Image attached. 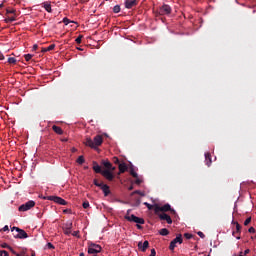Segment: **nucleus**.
<instances>
[{
    "instance_id": "30",
    "label": "nucleus",
    "mask_w": 256,
    "mask_h": 256,
    "mask_svg": "<svg viewBox=\"0 0 256 256\" xmlns=\"http://www.w3.org/2000/svg\"><path fill=\"white\" fill-rule=\"evenodd\" d=\"M24 57L26 61H31V59H33V56L31 54H25Z\"/></svg>"
},
{
    "instance_id": "15",
    "label": "nucleus",
    "mask_w": 256,
    "mask_h": 256,
    "mask_svg": "<svg viewBox=\"0 0 256 256\" xmlns=\"http://www.w3.org/2000/svg\"><path fill=\"white\" fill-rule=\"evenodd\" d=\"M135 5H137V0H126L125 1L126 9H132L133 7H135Z\"/></svg>"
},
{
    "instance_id": "18",
    "label": "nucleus",
    "mask_w": 256,
    "mask_h": 256,
    "mask_svg": "<svg viewBox=\"0 0 256 256\" xmlns=\"http://www.w3.org/2000/svg\"><path fill=\"white\" fill-rule=\"evenodd\" d=\"M52 129L55 133H57V135H63V129H61V127L57 125H53Z\"/></svg>"
},
{
    "instance_id": "34",
    "label": "nucleus",
    "mask_w": 256,
    "mask_h": 256,
    "mask_svg": "<svg viewBox=\"0 0 256 256\" xmlns=\"http://www.w3.org/2000/svg\"><path fill=\"white\" fill-rule=\"evenodd\" d=\"M0 256H9V253L5 250H0Z\"/></svg>"
},
{
    "instance_id": "2",
    "label": "nucleus",
    "mask_w": 256,
    "mask_h": 256,
    "mask_svg": "<svg viewBox=\"0 0 256 256\" xmlns=\"http://www.w3.org/2000/svg\"><path fill=\"white\" fill-rule=\"evenodd\" d=\"M131 210L127 211V214L125 215L126 221H130V223H137L138 225H145V220L143 218H139L133 214L129 215V212Z\"/></svg>"
},
{
    "instance_id": "17",
    "label": "nucleus",
    "mask_w": 256,
    "mask_h": 256,
    "mask_svg": "<svg viewBox=\"0 0 256 256\" xmlns=\"http://www.w3.org/2000/svg\"><path fill=\"white\" fill-rule=\"evenodd\" d=\"M205 163L208 167H211L212 160H211V153L209 152L205 153Z\"/></svg>"
},
{
    "instance_id": "20",
    "label": "nucleus",
    "mask_w": 256,
    "mask_h": 256,
    "mask_svg": "<svg viewBox=\"0 0 256 256\" xmlns=\"http://www.w3.org/2000/svg\"><path fill=\"white\" fill-rule=\"evenodd\" d=\"M127 171V164L121 163L119 164V173H125Z\"/></svg>"
},
{
    "instance_id": "47",
    "label": "nucleus",
    "mask_w": 256,
    "mask_h": 256,
    "mask_svg": "<svg viewBox=\"0 0 256 256\" xmlns=\"http://www.w3.org/2000/svg\"><path fill=\"white\" fill-rule=\"evenodd\" d=\"M2 231H9V226L5 225V226L2 228Z\"/></svg>"
},
{
    "instance_id": "54",
    "label": "nucleus",
    "mask_w": 256,
    "mask_h": 256,
    "mask_svg": "<svg viewBox=\"0 0 256 256\" xmlns=\"http://www.w3.org/2000/svg\"><path fill=\"white\" fill-rule=\"evenodd\" d=\"M16 256H25V254H17V253H16Z\"/></svg>"
},
{
    "instance_id": "59",
    "label": "nucleus",
    "mask_w": 256,
    "mask_h": 256,
    "mask_svg": "<svg viewBox=\"0 0 256 256\" xmlns=\"http://www.w3.org/2000/svg\"><path fill=\"white\" fill-rule=\"evenodd\" d=\"M129 189L131 190V189H133V187H130Z\"/></svg>"
},
{
    "instance_id": "52",
    "label": "nucleus",
    "mask_w": 256,
    "mask_h": 256,
    "mask_svg": "<svg viewBox=\"0 0 256 256\" xmlns=\"http://www.w3.org/2000/svg\"><path fill=\"white\" fill-rule=\"evenodd\" d=\"M141 224H137L136 227L137 229H142V227L140 226Z\"/></svg>"
},
{
    "instance_id": "48",
    "label": "nucleus",
    "mask_w": 256,
    "mask_h": 256,
    "mask_svg": "<svg viewBox=\"0 0 256 256\" xmlns=\"http://www.w3.org/2000/svg\"><path fill=\"white\" fill-rule=\"evenodd\" d=\"M113 161H114V163H119V158L114 157V158H113Z\"/></svg>"
},
{
    "instance_id": "53",
    "label": "nucleus",
    "mask_w": 256,
    "mask_h": 256,
    "mask_svg": "<svg viewBox=\"0 0 256 256\" xmlns=\"http://www.w3.org/2000/svg\"><path fill=\"white\" fill-rule=\"evenodd\" d=\"M77 151V148H72V153H75Z\"/></svg>"
},
{
    "instance_id": "22",
    "label": "nucleus",
    "mask_w": 256,
    "mask_h": 256,
    "mask_svg": "<svg viewBox=\"0 0 256 256\" xmlns=\"http://www.w3.org/2000/svg\"><path fill=\"white\" fill-rule=\"evenodd\" d=\"M93 170L95 171V173H103V171H101V166H99V164H97L96 162H94Z\"/></svg>"
},
{
    "instance_id": "60",
    "label": "nucleus",
    "mask_w": 256,
    "mask_h": 256,
    "mask_svg": "<svg viewBox=\"0 0 256 256\" xmlns=\"http://www.w3.org/2000/svg\"><path fill=\"white\" fill-rule=\"evenodd\" d=\"M135 193H139V191H136Z\"/></svg>"
},
{
    "instance_id": "25",
    "label": "nucleus",
    "mask_w": 256,
    "mask_h": 256,
    "mask_svg": "<svg viewBox=\"0 0 256 256\" xmlns=\"http://www.w3.org/2000/svg\"><path fill=\"white\" fill-rule=\"evenodd\" d=\"M4 21H5V23H13V21H15V16L8 17Z\"/></svg>"
},
{
    "instance_id": "8",
    "label": "nucleus",
    "mask_w": 256,
    "mask_h": 256,
    "mask_svg": "<svg viewBox=\"0 0 256 256\" xmlns=\"http://www.w3.org/2000/svg\"><path fill=\"white\" fill-rule=\"evenodd\" d=\"M12 231H16L17 234L15 235L16 239H27L28 235L27 232L23 229H19L18 227H13Z\"/></svg>"
},
{
    "instance_id": "40",
    "label": "nucleus",
    "mask_w": 256,
    "mask_h": 256,
    "mask_svg": "<svg viewBox=\"0 0 256 256\" xmlns=\"http://www.w3.org/2000/svg\"><path fill=\"white\" fill-rule=\"evenodd\" d=\"M144 205H146V207L148 208V209H153V205H151V204H149V203H147V202H145L144 203Z\"/></svg>"
},
{
    "instance_id": "21",
    "label": "nucleus",
    "mask_w": 256,
    "mask_h": 256,
    "mask_svg": "<svg viewBox=\"0 0 256 256\" xmlns=\"http://www.w3.org/2000/svg\"><path fill=\"white\" fill-rule=\"evenodd\" d=\"M53 49H55V44H51L47 48H42L41 52L42 53H47V51H53Z\"/></svg>"
},
{
    "instance_id": "44",
    "label": "nucleus",
    "mask_w": 256,
    "mask_h": 256,
    "mask_svg": "<svg viewBox=\"0 0 256 256\" xmlns=\"http://www.w3.org/2000/svg\"><path fill=\"white\" fill-rule=\"evenodd\" d=\"M156 255H157V252L155 251V249H152L150 256H156Z\"/></svg>"
},
{
    "instance_id": "5",
    "label": "nucleus",
    "mask_w": 256,
    "mask_h": 256,
    "mask_svg": "<svg viewBox=\"0 0 256 256\" xmlns=\"http://www.w3.org/2000/svg\"><path fill=\"white\" fill-rule=\"evenodd\" d=\"M33 207H35V201L33 200H29L28 202L22 204L19 206L18 211H29L30 209H33Z\"/></svg>"
},
{
    "instance_id": "41",
    "label": "nucleus",
    "mask_w": 256,
    "mask_h": 256,
    "mask_svg": "<svg viewBox=\"0 0 256 256\" xmlns=\"http://www.w3.org/2000/svg\"><path fill=\"white\" fill-rule=\"evenodd\" d=\"M9 251H11V253H13V255H17V252H15V250L13 249V247H8Z\"/></svg>"
},
{
    "instance_id": "36",
    "label": "nucleus",
    "mask_w": 256,
    "mask_h": 256,
    "mask_svg": "<svg viewBox=\"0 0 256 256\" xmlns=\"http://www.w3.org/2000/svg\"><path fill=\"white\" fill-rule=\"evenodd\" d=\"M46 247H47V249H55V246H53V245L51 244V242H48V243L46 244Z\"/></svg>"
},
{
    "instance_id": "56",
    "label": "nucleus",
    "mask_w": 256,
    "mask_h": 256,
    "mask_svg": "<svg viewBox=\"0 0 256 256\" xmlns=\"http://www.w3.org/2000/svg\"><path fill=\"white\" fill-rule=\"evenodd\" d=\"M79 256H85V254L84 253H80V255Z\"/></svg>"
},
{
    "instance_id": "39",
    "label": "nucleus",
    "mask_w": 256,
    "mask_h": 256,
    "mask_svg": "<svg viewBox=\"0 0 256 256\" xmlns=\"http://www.w3.org/2000/svg\"><path fill=\"white\" fill-rule=\"evenodd\" d=\"M197 235H199L201 239H205V234L203 232L199 231Z\"/></svg>"
},
{
    "instance_id": "33",
    "label": "nucleus",
    "mask_w": 256,
    "mask_h": 256,
    "mask_svg": "<svg viewBox=\"0 0 256 256\" xmlns=\"http://www.w3.org/2000/svg\"><path fill=\"white\" fill-rule=\"evenodd\" d=\"M184 237H185L186 239H193V234L185 233V234H184Z\"/></svg>"
},
{
    "instance_id": "51",
    "label": "nucleus",
    "mask_w": 256,
    "mask_h": 256,
    "mask_svg": "<svg viewBox=\"0 0 256 256\" xmlns=\"http://www.w3.org/2000/svg\"><path fill=\"white\" fill-rule=\"evenodd\" d=\"M131 175L134 176V177H137V172L132 171Z\"/></svg>"
},
{
    "instance_id": "46",
    "label": "nucleus",
    "mask_w": 256,
    "mask_h": 256,
    "mask_svg": "<svg viewBox=\"0 0 256 256\" xmlns=\"http://www.w3.org/2000/svg\"><path fill=\"white\" fill-rule=\"evenodd\" d=\"M248 232H249V233H255V229H254L253 227H250V228L248 229Z\"/></svg>"
},
{
    "instance_id": "37",
    "label": "nucleus",
    "mask_w": 256,
    "mask_h": 256,
    "mask_svg": "<svg viewBox=\"0 0 256 256\" xmlns=\"http://www.w3.org/2000/svg\"><path fill=\"white\" fill-rule=\"evenodd\" d=\"M1 247H2V249H9L10 246L7 243H2Z\"/></svg>"
},
{
    "instance_id": "12",
    "label": "nucleus",
    "mask_w": 256,
    "mask_h": 256,
    "mask_svg": "<svg viewBox=\"0 0 256 256\" xmlns=\"http://www.w3.org/2000/svg\"><path fill=\"white\" fill-rule=\"evenodd\" d=\"M101 175H103V177H105V179L108 181H113L114 179L113 172H111V170H103Z\"/></svg>"
},
{
    "instance_id": "58",
    "label": "nucleus",
    "mask_w": 256,
    "mask_h": 256,
    "mask_svg": "<svg viewBox=\"0 0 256 256\" xmlns=\"http://www.w3.org/2000/svg\"><path fill=\"white\" fill-rule=\"evenodd\" d=\"M62 141H67V139H63Z\"/></svg>"
},
{
    "instance_id": "3",
    "label": "nucleus",
    "mask_w": 256,
    "mask_h": 256,
    "mask_svg": "<svg viewBox=\"0 0 256 256\" xmlns=\"http://www.w3.org/2000/svg\"><path fill=\"white\" fill-rule=\"evenodd\" d=\"M162 212L171 211V213H175V210L171 209V205L165 204L163 206L154 205V212L156 215H159Z\"/></svg>"
},
{
    "instance_id": "14",
    "label": "nucleus",
    "mask_w": 256,
    "mask_h": 256,
    "mask_svg": "<svg viewBox=\"0 0 256 256\" xmlns=\"http://www.w3.org/2000/svg\"><path fill=\"white\" fill-rule=\"evenodd\" d=\"M73 227V223L68 222L65 224V227L63 228L65 235H71V228Z\"/></svg>"
},
{
    "instance_id": "42",
    "label": "nucleus",
    "mask_w": 256,
    "mask_h": 256,
    "mask_svg": "<svg viewBox=\"0 0 256 256\" xmlns=\"http://www.w3.org/2000/svg\"><path fill=\"white\" fill-rule=\"evenodd\" d=\"M94 185H96V187H102L103 186V184L98 183L97 180H94Z\"/></svg>"
},
{
    "instance_id": "19",
    "label": "nucleus",
    "mask_w": 256,
    "mask_h": 256,
    "mask_svg": "<svg viewBox=\"0 0 256 256\" xmlns=\"http://www.w3.org/2000/svg\"><path fill=\"white\" fill-rule=\"evenodd\" d=\"M43 7H44V9H45V11H47V13H51V3H49V2H44L43 3Z\"/></svg>"
},
{
    "instance_id": "35",
    "label": "nucleus",
    "mask_w": 256,
    "mask_h": 256,
    "mask_svg": "<svg viewBox=\"0 0 256 256\" xmlns=\"http://www.w3.org/2000/svg\"><path fill=\"white\" fill-rule=\"evenodd\" d=\"M82 39H83V36L82 35H80V36H78L77 38H76V43H78V44H80L81 43V41H82Z\"/></svg>"
},
{
    "instance_id": "32",
    "label": "nucleus",
    "mask_w": 256,
    "mask_h": 256,
    "mask_svg": "<svg viewBox=\"0 0 256 256\" xmlns=\"http://www.w3.org/2000/svg\"><path fill=\"white\" fill-rule=\"evenodd\" d=\"M83 209H89V201H85L82 204Z\"/></svg>"
},
{
    "instance_id": "6",
    "label": "nucleus",
    "mask_w": 256,
    "mask_h": 256,
    "mask_svg": "<svg viewBox=\"0 0 256 256\" xmlns=\"http://www.w3.org/2000/svg\"><path fill=\"white\" fill-rule=\"evenodd\" d=\"M89 255H97V253H101V246L99 244H90L88 246Z\"/></svg>"
},
{
    "instance_id": "29",
    "label": "nucleus",
    "mask_w": 256,
    "mask_h": 256,
    "mask_svg": "<svg viewBox=\"0 0 256 256\" xmlns=\"http://www.w3.org/2000/svg\"><path fill=\"white\" fill-rule=\"evenodd\" d=\"M63 23L64 25H69V23H75V22L69 20V18H63Z\"/></svg>"
},
{
    "instance_id": "61",
    "label": "nucleus",
    "mask_w": 256,
    "mask_h": 256,
    "mask_svg": "<svg viewBox=\"0 0 256 256\" xmlns=\"http://www.w3.org/2000/svg\"><path fill=\"white\" fill-rule=\"evenodd\" d=\"M31 256H35V254H32Z\"/></svg>"
},
{
    "instance_id": "38",
    "label": "nucleus",
    "mask_w": 256,
    "mask_h": 256,
    "mask_svg": "<svg viewBox=\"0 0 256 256\" xmlns=\"http://www.w3.org/2000/svg\"><path fill=\"white\" fill-rule=\"evenodd\" d=\"M249 223H251V217L247 218V219L244 221V225L247 226V225H249Z\"/></svg>"
},
{
    "instance_id": "26",
    "label": "nucleus",
    "mask_w": 256,
    "mask_h": 256,
    "mask_svg": "<svg viewBox=\"0 0 256 256\" xmlns=\"http://www.w3.org/2000/svg\"><path fill=\"white\" fill-rule=\"evenodd\" d=\"M236 225V233H241V225L238 222H233Z\"/></svg>"
},
{
    "instance_id": "13",
    "label": "nucleus",
    "mask_w": 256,
    "mask_h": 256,
    "mask_svg": "<svg viewBox=\"0 0 256 256\" xmlns=\"http://www.w3.org/2000/svg\"><path fill=\"white\" fill-rule=\"evenodd\" d=\"M102 165L107 169V171H115V167H113V164L109 162L108 160H103Z\"/></svg>"
},
{
    "instance_id": "31",
    "label": "nucleus",
    "mask_w": 256,
    "mask_h": 256,
    "mask_svg": "<svg viewBox=\"0 0 256 256\" xmlns=\"http://www.w3.org/2000/svg\"><path fill=\"white\" fill-rule=\"evenodd\" d=\"M249 249H246L244 252H240L239 255H235V256H247V254L249 253Z\"/></svg>"
},
{
    "instance_id": "23",
    "label": "nucleus",
    "mask_w": 256,
    "mask_h": 256,
    "mask_svg": "<svg viewBox=\"0 0 256 256\" xmlns=\"http://www.w3.org/2000/svg\"><path fill=\"white\" fill-rule=\"evenodd\" d=\"M159 234L162 235V237H166V235H169V230H167V228H162L159 231Z\"/></svg>"
},
{
    "instance_id": "10",
    "label": "nucleus",
    "mask_w": 256,
    "mask_h": 256,
    "mask_svg": "<svg viewBox=\"0 0 256 256\" xmlns=\"http://www.w3.org/2000/svg\"><path fill=\"white\" fill-rule=\"evenodd\" d=\"M138 249L142 251V253H145L147 249H149V241L138 242Z\"/></svg>"
},
{
    "instance_id": "11",
    "label": "nucleus",
    "mask_w": 256,
    "mask_h": 256,
    "mask_svg": "<svg viewBox=\"0 0 256 256\" xmlns=\"http://www.w3.org/2000/svg\"><path fill=\"white\" fill-rule=\"evenodd\" d=\"M160 13H161V15H171V6L164 4L160 8Z\"/></svg>"
},
{
    "instance_id": "16",
    "label": "nucleus",
    "mask_w": 256,
    "mask_h": 256,
    "mask_svg": "<svg viewBox=\"0 0 256 256\" xmlns=\"http://www.w3.org/2000/svg\"><path fill=\"white\" fill-rule=\"evenodd\" d=\"M104 196L107 197L109 195V193H111V190L109 189V186L107 184H102V186H100Z\"/></svg>"
},
{
    "instance_id": "49",
    "label": "nucleus",
    "mask_w": 256,
    "mask_h": 256,
    "mask_svg": "<svg viewBox=\"0 0 256 256\" xmlns=\"http://www.w3.org/2000/svg\"><path fill=\"white\" fill-rule=\"evenodd\" d=\"M72 235H73L74 237H77V235H79V232H78V231H74V232L72 233Z\"/></svg>"
},
{
    "instance_id": "55",
    "label": "nucleus",
    "mask_w": 256,
    "mask_h": 256,
    "mask_svg": "<svg viewBox=\"0 0 256 256\" xmlns=\"http://www.w3.org/2000/svg\"><path fill=\"white\" fill-rule=\"evenodd\" d=\"M236 239H238V240L241 239V236H237Z\"/></svg>"
},
{
    "instance_id": "50",
    "label": "nucleus",
    "mask_w": 256,
    "mask_h": 256,
    "mask_svg": "<svg viewBox=\"0 0 256 256\" xmlns=\"http://www.w3.org/2000/svg\"><path fill=\"white\" fill-rule=\"evenodd\" d=\"M6 13H15V10L14 9H12V10H6Z\"/></svg>"
},
{
    "instance_id": "7",
    "label": "nucleus",
    "mask_w": 256,
    "mask_h": 256,
    "mask_svg": "<svg viewBox=\"0 0 256 256\" xmlns=\"http://www.w3.org/2000/svg\"><path fill=\"white\" fill-rule=\"evenodd\" d=\"M177 243H179V245L183 243V237L181 236V234L176 236V238L170 242V246H169L170 251H175V247H177Z\"/></svg>"
},
{
    "instance_id": "27",
    "label": "nucleus",
    "mask_w": 256,
    "mask_h": 256,
    "mask_svg": "<svg viewBox=\"0 0 256 256\" xmlns=\"http://www.w3.org/2000/svg\"><path fill=\"white\" fill-rule=\"evenodd\" d=\"M8 63L15 65L17 63V59L10 57L8 58Z\"/></svg>"
},
{
    "instance_id": "57",
    "label": "nucleus",
    "mask_w": 256,
    "mask_h": 256,
    "mask_svg": "<svg viewBox=\"0 0 256 256\" xmlns=\"http://www.w3.org/2000/svg\"><path fill=\"white\" fill-rule=\"evenodd\" d=\"M1 7H3V3L0 4V9H1Z\"/></svg>"
},
{
    "instance_id": "45",
    "label": "nucleus",
    "mask_w": 256,
    "mask_h": 256,
    "mask_svg": "<svg viewBox=\"0 0 256 256\" xmlns=\"http://www.w3.org/2000/svg\"><path fill=\"white\" fill-rule=\"evenodd\" d=\"M38 47L39 46L37 44H34L33 47H32V51H37Z\"/></svg>"
},
{
    "instance_id": "1",
    "label": "nucleus",
    "mask_w": 256,
    "mask_h": 256,
    "mask_svg": "<svg viewBox=\"0 0 256 256\" xmlns=\"http://www.w3.org/2000/svg\"><path fill=\"white\" fill-rule=\"evenodd\" d=\"M84 144L86 147H90L91 149H97V147H101V145H103V136L96 135L94 139L86 137Z\"/></svg>"
},
{
    "instance_id": "9",
    "label": "nucleus",
    "mask_w": 256,
    "mask_h": 256,
    "mask_svg": "<svg viewBox=\"0 0 256 256\" xmlns=\"http://www.w3.org/2000/svg\"><path fill=\"white\" fill-rule=\"evenodd\" d=\"M158 217H159V219H161V221H166L168 223V225H171V223H173L171 216H169L166 213H160V214H158Z\"/></svg>"
},
{
    "instance_id": "43",
    "label": "nucleus",
    "mask_w": 256,
    "mask_h": 256,
    "mask_svg": "<svg viewBox=\"0 0 256 256\" xmlns=\"http://www.w3.org/2000/svg\"><path fill=\"white\" fill-rule=\"evenodd\" d=\"M5 59V56L3 55V52L0 51V61H3Z\"/></svg>"
},
{
    "instance_id": "28",
    "label": "nucleus",
    "mask_w": 256,
    "mask_h": 256,
    "mask_svg": "<svg viewBox=\"0 0 256 256\" xmlns=\"http://www.w3.org/2000/svg\"><path fill=\"white\" fill-rule=\"evenodd\" d=\"M120 11H121V6H119V5L114 6V8H113L114 13H119Z\"/></svg>"
},
{
    "instance_id": "4",
    "label": "nucleus",
    "mask_w": 256,
    "mask_h": 256,
    "mask_svg": "<svg viewBox=\"0 0 256 256\" xmlns=\"http://www.w3.org/2000/svg\"><path fill=\"white\" fill-rule=\"evenodd\" d=\"M43 199L47 201H53L54 203H57L58 205H67V201L65 199L59 197V196H46L43 197Z\"/></svg>"
},
{
    "instance_id": "24",
    "label": "nucleus",
    "mask_w": 256,
    "mask_h": 256,
    "mask_svg": "<svg viewBox=\"0 0 256 256\" xmlns=\"http://www.w3.org/2000/svg\"><path fill=\"white\" fill-rule=\"evenodd\" d=\"M78 165H83L85 163V158L83 156H79L77 159Z\"/></svg>"
}]
</instances>
